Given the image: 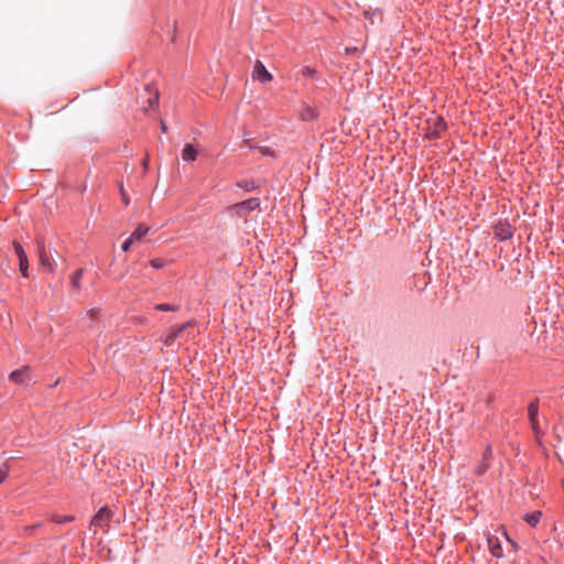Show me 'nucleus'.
Returning <instances> with one entry per match:
<instances>
[{"label":"nucleus","instance_id":"obj_15","mask_svg":"<svg viewBox=\"0 0 564 564\" xmlns=\"http://www.w3.org/2000/svg\"><path fill=\"white\" fill-rule=\"evenodd\" d=\"M42 527V523H36L32 525H25L23 528V533L25 536H32L34 535L35 531Z\"/></svg>","mask_w":564,"mask_h":564},{"label":"nucleus","instance_id":"obj_11","mask_svg":"<svg viewBox=\"0 0 564 564\" xmlns=\"http://www.w3.org/2000/svg\"><path fill=\"white\" fill-rule=\"evenodd\" d=\"M149 231V227L140 224L134 231L131 234L130 238L133 240H140L143 236H145Z\"/></svg>","mask_w":564,"mask_h":564},{"label":"nucleus","instance_id":"obj_18","mask_svg":"<svg viewBox=\"0 0 564 564\" xmlns=\"http://www.w3.org/2000/svg\"><path fill=\"white\" fill-rule=\"evenodd\" d=\"M9 470H10V468H9V465L7 463H2L0 465V484L2 481H4V479L8 477Z\"/></svg>","mask_w":564,"mask_h":564},{"label":"nucleus","instance_id":"obj_17","mask_svg":"<svg viewBox=\"0 0 564 564\" xmlns=\"http://www.w3.org/2000/svg\"><path fill=\"white\" fill-rule=\"evenodd\" d=\"M155 310L158 311H164V312H175L178 310V306L176 305H171V304H158L155 305Z\"/></svg>","mask_w":564,"mask_h":564},{"label":"nucleus","instance_id":"obj_12","mask_svg":"<svg viewBox=\"0 0 564 564\" xmlns=\"http://www.w3.org/2000/svg\"><path fill=\"white\" fill-rule=\"evenodd\" d=\"M541 516H542V513L540 511H535V512L525 514L524 516V521L528 524H530L531 527H535L539 523V521L541 519Z\"/></svg>","mask_w":564,"mask_h":564},{"label":"nucleus","instance_id":"obj_20","mask_svg":"<svg viewBox=\"0 0 564 564\" xmlns=\"http://www.w3.org/2000/svg\"><path fill=\"white\" fill-rule=\"evenodd\" d=\"M238 186L245 188L246 191H252L257 187L254 181H247L243 183H238Z\"/></svg>","mask_w":564,"mask_h":564},{"label":"nucleus","instance_id":"obj_9","mask_svg":"<svg viewBox=\"0 0 564 564\" xmlns=\"http://www.w3.org/2000/svg\"><path fill=\"white\" fill-rule=\"evenodd\" d=\"M189 325V323H185L183 325H181L180 327H177L176 329H173L171 332H169L166 335H165V338H164V344L166 346H170L173 344V341L181 336V334L183 333V330Z\"/></svg>","mask_w":564,"mask_h":564},{"label":"nucleus","instance_id":"obj_25","mask_svg":"<svg viewBox=\"0 0 564 564\" xmlns=\"http://www.w3.org/2000/svg\"><path fill=\"white\" fill-rule=\"evenodd\" d=\"M134 240L132 238H128L123 243H122V250L123 251H128L130 249V246L131 243L133 242Z\"/></svg>","mask_w":564,"mask_h":564},{"label":"nucleus","instance_id":"obj_14","mask_svg":"<svg viewBox=\"0 0 564 564\" xmlns=\"http://www.w3.org/2000/svg\"><path fill=\"white\" fill-rule=\"evenodd\" d=\"M84 270L78 269L72 276V284L75 289L80 288V279L83 278Z\"/></svg>","mask_w":564,"mask_h":564},{"label":"nucleus","instance_id":"obj_24","mask_svg":"<svg viewBox=\"0 0 564 564\" xmlns=\"http://www.w3.org/2000/svg\"><path fill=\"white\" fill-rule=\"evenodd\" d=\"M445 129V123L444 121L438 118L437 119V123H436V128H435V133H440V131L444 130Z\"/></svg>","mask_w":564,"mask_h":564},{"label":"nucleus","instance_id":"obj_22","mask_svg":"<svg viewBox=\"0 0 564 564\" xmlns=\"http://www.w3.org/2000/svg\"><path fill=\"white\" fill-rule=\"evenodd\" d=\"M258 150L262 155H270V156L274 155L273 151L268 147H259Z\"/></svg>","mask_w":564,"mask_h":564},{"label":"nucleus","instance_id":"obj_3","mask_svg":"<svg viewBox=\"0 0 564 564\" xmlns=\"http://www.w3.org/2000/svg\"><path fill=\"white\" fill-rule=\"evenodd\" d=\"M252 77L261 83H268L272 80V75L267 70L265 66L259 59L254 63Z\"/></svg>","mask_w":564,"mask_h":564},{"label":"nucleus","instance_id":"obj_10","mask_svg":"<svg viewBox=\"0 0 564 564\" xmlns=\"http://www.w3.org/2000/svg\"><path fill=\"white\" fill-rule=\"evenodd\" d=\"M197 158V150L194 145L186 143L182 150V159L187 162H193Z\"/></svg>","mask_w":564,"mask_h":564},{"label":"nucleus","instance_id":"obj_23","mask_svg":"<svg viewBox=\"0 0 564 564\" xmlns=\"http://www.w3.org/2000/svg\"><path fill=\"white\" fill-rule=\"evenodd\" d=\"M120 193H121V198H122V202L124 205H129L130 200H129V196L127 195V193L124 192L123 189V186L121 185L120 186Z\"/></svg>","mask_w":564,"mask_h":564},{"label":"nucleus","instance_id":"obj_16","mask_svg":"<svg viewBox=\"0 0 564 564\" xmlns=\"http://www.w3.org/2000/svg\"><path fill=\"white\" fill-rule=\"evenodd\" d=\"M74 516H64V517H61V516H53L51 518V520L55 523H58V524H62V523H66V522H72L74 521Z\"/></svg>","mask_w":564,"mask_h":564},{"label":"nucleus","instance_id":"obj_21","mask_svg":"<svg viewBox=\"0 0 564 564\" xmlns=\"http://www.w3.org/2000/svg\"><path fill=\"white\" fill-rule=\"evenodd\" d=\"M315 73H316L315 69L312 67H308V66H306L302 69V75L305 77H313L315 75Z\"/></svg>","mask_w":564,"mask_h":564},{"label":"nucleus","instance_id":"obj_13","mask_svg":"<svg viewBox=\"0 0 564 564\" xmlns=\"http://www.w3.org/2000/svg\"><path fill=\"white\" fill-rule=\"evenodd\" d=\"M259 205H260V203H259L258 198H250V199H247V200L238 204V207L239 208H247L249 210H253V209L258 208Z\"/></svg>","mask_w":564,"mask_h":564},{"label":"nucleus","instance_id":"obj_6","mask_svg":"<svg viewBox=\"0 0 564 564\" xmlns=\"http://www.w3.org/2000/svg\"><path fill=\"white\" fill-rule=\"evenodd\" d=\"M538 411H539V404L538 400L532 401L528 406V413H529V420L532 426V430L534 431L535 435H540V429L538 424Z\"/></svg>","mask_w":564,"mask_h":564},{"label":"nucleus","instance_id":"obj_8","mask_svg":"<svg viewBox=\"0 0 564 564\" xmlns=\"http://www.w3.org/2000/svg\"><path fill=\"white\" fill-rule=\"evenodd\" d=\"M488 547L491 552V554L495 557H501L502 556V549L499 542V539L495 535H489L487 538Z\"/></svg>","mask_w":564,"mask_h":564},{"label":"nucleus","instance_id":"obj_19","mask_svg":"<svg viewBox=\"0 0 564 564\" xmlns=\"http://www.w3.org/2000/svg\"><path fill=\"white\" fill-rule=\"evenodd\" d=\"M167 263V261L165 259H152L150 261V264L154 268V269H162L165 264Z\"/></svg>","mask_w":564,"mask_h":564},{"label":"nucleus","instance_id":"obj_28","mask_svg":"<svg viewBox=\"0 0 564 564\" xmlns=\"http://www.w3.org/2000/svg\"><path fill=\"white\" fill-rule=\"evenodd\" d=\"M487 469V465H482L479 467L478 473L482 474Z\"/></svg>","mask_w":564,"mask_h":564},{"label":"nucleus","instance_id":"obj_7","mask_svg":"<svg viewBox=\"0 0 564 564\" xmlns=\"http://www.w3.org/2000/svg\"><path fill=\"white\" fill-rule=\"evenodd\" d=\"M28 372H29V367H23L21 369L12 371L10 373L9 378L14 383L26 384L30 381V377H29Z\"/></svg>","mask_w":564,"mask_h":564},{"label":"nucleus","instance_id":"obj_26","mask_svg":"<svg viewBox=\"0 0 564 564\" xmlns=\"http://www.w3.org/2000/svg\"><path fill=\"white\" fill-rule=\"evenodd\" d=\"M88 314H89L90 318H93V319L97 318V316H98V312L95 310L89 311Z\"/></svg>","mask_w":564,"mask_h":564},{"label":"nucleus","instance_id":"obj_2","mask_svg":"<svg viewBox=\"0 0 564 564\" xmlns=\"http://www.w3.org/2000/svg\"><path fill=\"white\" fill-rule=\"evenodd\" d=\"M111 518H112V511L107 507H102L93 517V519L90 521V525L94 528H100L102 530H106L108 528V524H109V521L111 520Z\"/></svg>","mask_w":564,"mask_h":564},{"label":"nucleus","instance_id":"obj_27","mask_svg":"<svg viewBox=\"0 0 564 564\" xmlns=\"http://www.w3.org/2000/svg\"><path fill=\"white\" fill-rule=\"evenodd\" d=\"M161 130L164 133L167 131V127H166V123L164 121H161Z\"/></svg>","mask_w":564,"mask_h":564},{"label":"nucleus","instance_id":"obj_1","mask_svg":"<svg viewBox=\"0 0 564 564\" xmlns=\"http://www.w3.org/2000/svg\"><path fill=\"white\" fill-rule=\"evenodd\" d=\"M137 102L143 112H148L159 102V91L151 85H145L141 94L138 95Z\"/></svg>","mask_w":564,"mask_h":564},{"label":"nucleus","instance_id":"obj_5","mask_svg":"<svg viewBox=\"0 0 564 564\" xmlns=\"http://www.w3.org/2000/svg\"><path fill=\"white\" fill-rule=\"evenodd\" d=\"M14 250H15V253H17V256L19 258L20 271H21L22 275L24 278H26L29 275L28 274L29 261H28L26 253L23 250L22 246L20 243H17V242H14Z\"/></svg>","mask_w":564,"mask_h":564},{"label":"nucleus","instance_id":"obj_4","mask_svg":"<svg viewBox=\"0 0 564 564\" xmlns=\"http://www.w3.org/2000/svg\"><path fill=\"white\" fill-rule=\"evenodd\" d=\"M37 250H39V258L41 262V267L46 272H53L54 271V261L51 260V258L46 254L44 242L37 241Z\"/></svg>","mask_w":564,"mask_h":564}]
</instances>
